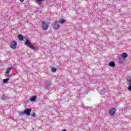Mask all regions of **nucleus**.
<instances>
[{
    "label": "nucleus",
    "mask_w": 131,
    "mask_h": 131,
    "mask_svg": "<svg viewBox=\"0 0 131 131\" xmlns=\"http://www.w3.org/2000/svg\"><path fill=\"white\" fill-rule=\"evenodd\" d=\"M65 22V19L64 18H60L59 20V23H61V24Z\"/></svg>",
    "instance_id": "nucleus-12"
},
{
    "label": "nucleus",
    "mask_w": 131,
    "mask_h": 131,
    "mask_svg": "<svg viewBox=\"0 0 131 131\" xmlns=\"http://www.w3.org/2000/svg\"><path fill=\"white\" fill-rule=\"evenodd\" d=\"M52 71H53V72H56V71H57V69H56V68H52Z\"/></svg>",
    "instance_id": "nucleus-15"
},
{
    "label": "nucleus",
    "mask_w": 131,
    "mask_h": 131,
    "mask_svg": "<svg viewBox=\"0 0 131 131\" xmlns=\"http://www.w3.org/2000/svg\"><path fill=\"white\" fill-rule=\"evenodd\" d=\"M9 81V78L3 79V83H7Z\"/></svg>",
    "instance_id": "nucleus-13"
},
{
    "label": "nucleus",
    "mask_w": 131,
    "mask_h": 131,
    "mask_svg": "<svg viewBox=\"0 0 131 131\" xmlns=\"http://www.w3.org/2000/svg\"><path fill=\"white\" fill-rule=\"evenodd\" d=\"M25 46L29 47V46L31 45V42L30 41V40H27L25 43Z\"/></svg>",
    "instance_id": "nucleus-6"
},
{
    "label": "nucleus",
    "mask_w": 131,
    "mask_h": 131,
    "mask_svg": "<svg viewBox=\"0 0 131 131\" xmlns=\"http://www.w3.org/2000/svg\"><path fill=\"white\" fill-rule=\"evenodd\" d=\"M53 28L54 29H58L59 28V24L58 21H55L53 24Z\"/></svg>",
    "instance_id": "nucleus-5"
},
{
    "label": "nucleus",
    "mask_w": 131,
    "mask_h": 131,
    "mask_svg": "<svg viewBox=\"0 0 131 131\" xmlns=\"http://www.w3.org/2000/svg\"><path fill=\"white\" fill-rule=\"evenodd\" d=\"M121 57L123 59H125V58H126L127 57V54L126 53H122L121 55Z\"/></svg>",
    "instance_id": "nucleus-10"
},
{
    "label": "nucleus",
    "mask_w": 131,
    "mask_h": 131,
    "mask_svg": "<svg viewBox=\"0 0 131 131\" xmlns=\"http://www.w3.org/2000/svg\"><path fill=\"white\" fill-rule=\"evenodd\" d=\"M11 70L12 71H13V68L11 67V68H8L7 71H6V73L8 74L9 73H10V71Z\"/></svg>",
    "instance_id": "nucleus-11"
},
{
    "label": "nucleus",
    "mask_w": 131,
    "mask_h": 131,
    "mask_svg": "<svg viewBox=\"0 0 131 131\" xmlns=\"http://www.w3.org/2000/svg\"><path fill=\"white\" fill-rule=\"evenodd\" d=\"M18 39H19V40H20L21 41H22V40H23V39H24V37H23V35H19L17 36Z\"/></svg>",
    "instance_id": "nucleus-9"
},
{
    "label": "nucleus",
    "mask_w": 131,
    "mask_h": 131,
    "mask_svg": "<svg viewBox=\"0 0 131 131\" xmlns=\"http://www.w3.org/2000/svg\"><path fill=\"white\" fill-rule=\"evenodd\" d=\"M36 100V96H33L31 98H30V101L31 102H35Z\"/></svg>",
    "instance_id": "nucleus-7"
},
{
    "label": "nucleus",
    "mask_w": 131,
    "mask_h": 131,
    "mask_svg": "<svg viewBox=\"0 0 131 131\" xmlns=\"http://www.w3.org/2000/svg\"><path fill=\"white\" fill-rule=\"evenodd\" d=\"M108 66H110V67L114 68L115 67V63L113 61H111L108 63Z\"/></svg>",
    "instance_id": "nucleus-8"
},
{
    "label": "nucleus",
    "mask_w": 131,
    "mask_h": 131,
    "mask_svg": "<svg viewBox=\"0 0 131 131\" xmlns=\"http://www.w3.org/2000/svg\"><path fill=\"white\" fill-rule=\"evenodd\" d=\"M29 48H30V49H32V50H35V47L31 45H30Z\"/></svg>",
    "instance_id": "nucleus-14"
},
{
    "label": "nucleus",
    "mask_w": 131,
    "mask_h": 131,
    "mask_svg": "<svg viewBox=\"0 0 131 131\" xmlns=\"http://www.w3.org/2000/svg\"><path fill=\"white\" fill-rule=\"evenodd\" d=\"M61 131H67L66 129H62Z\"/></svg>",
    "instance_id": "nucleus-19"
},
{
    "label": "nucleus",
    "mask_w": 131,
    "mask_h": 131,
    "mask_svg": "<svg viewBox=\"0 0 131 131\" xmlns=\"http://www.w3.org/2000/svg\"><path fill=\"white\" fill-rule=\"evenodd\" d=\"M42 29H43V30H48V29H49V23L47 21H42Z\"/></svg>",
    "instance_id": "nucleus-2"
},
{
    "label": "nucleus",
    "mask_w": 131,
    "mask_h": 131,
    "mask_svg": "<svg viewBox=\"0 0 131 131\" xmlns=\"http://www.w3.org/2000/svg\"><path fill=\"white\" fill-rule=\"evenodd\" d=\"M116 112V108H113L111 110H110L108 112V114L111 115V116H113L114 114H115V113Z\"/></svg>",
    "instance_id": "nucleus-3"
},
{
    "label": "nucleus",
    "mask_w": 131,
    "mask_h": 131,
    "mask_svg": "<svg viewBox=\"0 0 131 131\" xmlns=\"http://www.w3.org/2000/svg\"><path fill=\"white\" fill-rule=\"evenodd\" d=\"M31 113V108H26L24 110V111L18 113L19 116H23L24 114L29 116L30 115V113Z\"/></svg>",
    "instance_id": "nucleus-1"
},
{
    "label": "nucleus",
    "mask_w": 131,
    "mask_h": 131,
    "mask_svg": "<svg viewBox=\"0 0 131 131\" xmlns=\"http://www.w3.org/2000/svg\"><path fill=\"white\" fill-rule=\"evenodd\" d=\"M38 2H45V0H37Z\"/></svg>",
    "instance_id": "nucleus-17"
},
{
    "label": "nucleus",
    "mask_w": 131,
    "mask_h": 131,
    "mask_svg": "<svg viewBox=\"0 0 131 131\" xmlns=\"http://www.w3.org/2000/svg\"><path fill=\"white\" fill-rule=\"evenodd\" d=\"M21 3H23L24 2V0H19Z\"/></svg>",
    "instance_id": "nucleus-18"
},
{
    "label": "nucleus",
    "mask_w": 131,
    "mask_h": 131,
    "mask_svg": "<svg viewBox=\"0 0 131 131\" xmlns=\"http://www.w3.org/2000/svg\"><path fill=\"white\" fill-rule=\"evenodd\" d=\"M32 116L33 117H35V113H33V114H32Z\"/></svg>",
    "instance_id": "nucleus-16"
},
{
    "label": "nucleus",
    "mask_w": 131,
    "mask_h": 131,
    "mask_svg": "<svg viewBox=\"0 0 131 131\" xmlns=\"http://www.w3.org/2000/svg\"><path fill=\"white\" fill-rule=\"evenodd\" d=\"M10 47L11 49L15 50V49L17 48V42L15 41H13V42L10 44Z\"/></svg>",
    "instance_id": "nucleus-4"
}]
</instances>
